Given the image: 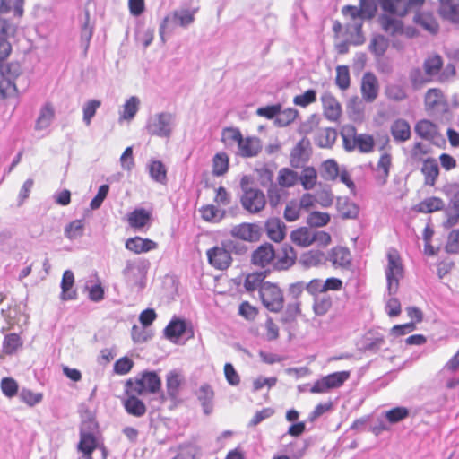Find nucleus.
Returning <instances> with one entry per match:
<instances>
[{
  "label": "nucleus",
  "mask_w": 459,
  "mask_h": 459,
  "mask_svg": "<svg viewBox=\"0 0 459 459\" xmlns=\"http://www.w3.org/2000/svg\"><path fill=\"white\" fill-rule=\"evenodd\" d=\"M388 264L385 269L387 281V291L390 298L385 304V311L391 317H394L401 313V304L398 299L392 297L396 294L399 289V281L403 276V268L398 252L391 249L387 253Z\"/></svg>",
  "instance_id": "obj_1"
},
{
  "label": "nucleus",
  "mask_w": 459,
  "mask_h": 459,
  "mask_svg": "<svg viewBox=\"0 0 459 459\" xmlns=\"http://www.w3.org/2000/svg\"><path fill=\"white\" fill-rule=\"evenodd\" d=\"M161 380L154 371H143L134 378L126 382L127 392L142 395L143 394H156L160 391Z\"/></svg>",
  "instance_id": "obj_2"
},
{
  "label": "nucleus",
  "mask_w": 459,
  "mask_h": 459,
  "mask_svg": "<svg viewBox=\"0 0 459 459\" xmlns=\"http://www.w3.org/2000/svg\"><path fill=\"white\" fill-rule=\"evenodd\" d=\"M242 195L239 201L245 211L251 214L262 212L266 204L264 192L256 187L247 186V177H243L240 181Z\"/></svg>",
  "instance_id": "obj_3"
},
{
  "label": "nucleus",
  "mask_w": 459,
  "mask_h": 459,
  "mask_svg": "<svg viewBox=\"0 0 459 459\" xmlns=\"http://www.w3.org/2000/svg\"><path fill=\"white\" fill-rule=\"evenodd\" d=\"M174 126L175 116L169 112H160L148 119L146 130L151 135L169 138L173 132Z\"/></svg>",
  "instance_id": "obj_4"
},
{
  "label": "nucleus",
  "mask_w": 459,
  "mask_h": 459,
  "mask_svg": "<svg viewBox=\"0 0 459 459\" xmlns=\"http://www.w3.org/2000/svg\"><path fill=\"white\" fill-rule=\"evenodd\" d=\"M342 13L350 20L347 30L351 31V42L356 46L363 44L365 38L362 26L365 19L359 8L354 5H345L342 9Z\"/></svg>",
  "instance_id": "obj_5"
},
{
  "label": "nucleus",
  "mask_w": 459,
  "mask_h": 459,
  "mask_svg": "<svg viewBox=\"0 0 459 459\" xmlns=\"http://www.w3.org/2000/svg\"><path fill=\"white\" fill-rule=\"evenodd\" d=\"M425 111L432 117H442L449 110L448 100L439 88H430L424 94Z\"/></svg>",
  "instance_id": "obj_6"
},
{
  "label": "nucleus",
  "mask_w": 459,
  "mask_h": 459,
  "mask_svg": "<svg viewBox=\"0 0 459 459\" xmlns=\"http://www.w3.org/2000/svg\"><path fill=\"white\" fill-rule=\"evenodd\" d=\"M378 22L382 30L391 37L404 35L409 39H412L419 35L416 28L411 25L405 26L401 19L394 18L387 13L379 15Z\"/></svg>",
  "instance_id": "obj_7"
},
{
  "label": "nucleus",
  "mask_w": 459,
  "mask_h": 459,
  "mask_svg": "<svg viewBox=\"0 0 459 459\" xmlns=\"http://www.w3.org/2000/svg\"><path fill=\"white\" fill-rule=\"evenodd\" d=\"M147 264L144 261L127 260L122 271L126 283L130 288L143 289L146 283Z\"/></svg>",
  "instance_id": "obj_8"
},
{
  "label": "nucleus",
  "mask_w": 459,
  "mask_h": 459,
  "mask_svg": "<svg viewBox=\"0 0 459 459\" xmlns=\"http://www.w3.org/2000/svg\"><path fill=\"white\" fill-rule=\"evenodd\" d=\"M263 305L271 312L278 313L284 307V297L281 290L273 283L265 281L259 293Z\"/></svg>",
  "instance_id": "obj_9"
},
{
  "label": "nucleus",
  "mask_w": 459,
  "mask_h": 459,
  "mask_svg": "<svg viewBox=\"0 0 459 459\" xmlns=\"http://www.w3.org/2000/svg\"><path fill=\"white\" fill-rule=\"evenodd\" d=\"M425 0H377L381 9L400 18L405 17L410 12L419 10Z\"/></svg>",
  "instance_id": "obj_10"
},
{
  "label": "nucleus",
  "mask_w": 459,
  "mask_h": 459,
  "mask_svg": "<svg viewBox=\"0 0 459 459\" xmlns=\"http://www.w3.org/2000/svg\"><path fill=\"white\" fill-rule=\"evenodd\" d=\"M97 428L93 420L83 422L80 431V442L78 450L83 454V458L92 459V453L98 449V442L92 432Z\"/></svg>",
  "instance_id": "obj_11"
},
{
  "label": "nucleus",
  "mask_w": 459,
  "mask_h": 459,
  "mask_svg": "<svg viewBox=\"0 0 459 459\" xmlns=\"http://www.w3.org/2000/svg\"><path fill=\"white\" fill-rule=\"evenodd\" d=\"M350 371H338L325 376L315 382L310 389L312 394H324L341 387L349 378Z\"/></svg>",
  "instance_id": "obj_12"
},
{
  "label": "nucleus",
  "mask_w": 459,
  "mask_h": 459,
  "mask_svg": "<svg viewBox=\"0 0 459 459\" xmlns=\"http://www.w3.org/2000/svg\"><path fill=\"white\" fill-rule=\"evenodd\" d=\"M17 26L14 21L0 16V61L4 60L11 53L12 47L7 39L15 35Z\"/></svg>",
  "instance_id": "obj_13"
},
{
  "label": "nucleus",
  "mask_w": 459,
  "mask_h": 459,
  "mask_svg": "<svg viewBox=\"0 0 459 459\" xmlns=\"http://www.w3.org/2000/svg\"><path fill=\"white\" fill-rule=\"evenodd\" d=\"M206 255L209 264L218 270H226L232 263V257L229 254L226 247H224L223 241L220 246H215L208 249Z\"/></svg>",
  "instance_id": "obj_14"
},
{
  "label": "nucleus",
  "mask_w": 459,
  "mask_h": 459,
  "mask_svg": "<svg viewBox=\"0 0 459 459\" xmlns=\"http://www.w3.org/2000/svg\"><path fill=\"white\" fill-rule=\"evenodd\" d=\"M230 235L238 239L255 242L261 237V227L255 223L243 222L233 226L230 230Z\"/></svg>",
  "instance_id": "obj_15"
},
{
  "label": "nucleus",
  "mask_w": 459,
  "mask_h": 459,
  "mask_svg": "<svg viewBox=\"0 0 459 459\" xmlns=\"http://www.w3.org/2000/svg\"><path fill=\"white\" fill-rule=\"evenodd\" d=\"M378 91L379 83L377 76L371 72L365 73L361 80L363 100L367 102H373L377 98Z\"/></svg>",
  "instance_id": "obj_16"
},
{
  "label": "nucleus",
  "mask_w": 459,
  "mask_h": 459,
  "mask_svg": "<svg viewBox=\"0 0 459 459\" xmlns=\"http://www.w3.org/2000/svg\"><path fill=\"white\" fill-rule=\"evenodd\" d=\"M276 257L273 245L264 244L259 246L252 254V263L260 267L269 265Z\"/></svg>",
  "instance_id": "obj_17"
},
{
  "label": "nucleus",
  "mask_w": 459,
  "mask_h": 459,
  "mask_svg": "<svg viewBox=\"0 0 459 459\" xmlns=\"http://www.w3.org/2000/svg\"><path fill=\"white\" fill-rule=\"evenodd\" d=\"M262 142L256 136L242 137L238 146V154L244 158L257 156L262 151Z\"/></svg>",
  "instance_id": "obj_18"
},
{
  "label": "nucleus",
  "mask_w": 459,
  "mask_h": 459,
  "mask_svg": "<svg viewBox=\"0 0 459 459\" xmlns=\"http://www.w3.org/2000/svg\"><path fill=\"white\" fill-rule=\"evenodd\" d=\"M195 396L201 403L204 413L210 415L213 411L214 399V391L212 385L207 383L201 385L195 391Z\"/></svg>",
  "instance_id": "obj_19"
},
{
  "label": "nucleus",
  "mask_w": 459,
  "mask_h": 459,
  "mask_svg": "<svg viewBox=\"0 0 459 459\" xmlns=\"http://www.w3.org/2000/svg\"><path fill=\"white\" fill-rule=\"evenodd\" d=\"M126 398L123 400V405L126 411L134 417H142L146 413L144 403L137 397V394L127 392L126 387Z\"/></svg>",
  "instance_id": "obj_20"
},
{
  "label": "nucleus",
  "mask_w": 459,
  "mask_h": 459,
  "mask_svg": "<svg viewBox=\"0 0 459 459\" xmlns=\"http://www.w3.org/2000/svg\"><path fill=\"white\" fill-rule=\"evenodd\" d=\"M438 13L443 19L459 24V0H439Z\"/></svg>",
  "instance_id": "obj_21"
},
{
  "label": "nucleus",
  "mask_w": 459,
  "mask_h": 459,
  "mask_svg": "<svg viewBox=\"0 0 459 459\" xmlns=\"http://www.w3.org/2000/svg\"><path fill=\"white\" fill-rule=\"evenodd\" d=\"M390 133L395 143H404L411 138V126L405 119L398 118L392 123Z\"/></svg>",
  "instance_id": "obj_22"
},
{
  "label": "nucleus",
  "mask_w": 459,
  "mask_h": 459,
  "mask_svg": "<svg viewBox=\"0 0 459 459\" xmlns=\"http://www.w3.org/2000/svg\"><path fill=\"white\" fill-rule=\"evenodd\" d=\"M326 260L334 267L347 268L351 261V252L347 247H335L329 251Z\"/></svg>",
  "instance_id": "obj_23"
},
{
  "label": "nucleus",
  "mask_w": 459,
  "mask_h": 459,
  "mask_svg": "<svg viewBox=\"0 0 459 459\" xmlns=\"http://www.w3.org/2000/svg\"><path fill=\"white\" fill-rule=\"evenodd\" d=\"M443 66L444 61L442 56L437 54H432L424 59L421 67L425 70V74H428L433 82H437Z\"/></svg>",
  "instance_id": "obj_24"
},
{
  "label": "nucleus",
  "mask_w": 459,
  "mask_h": 459,
  "mask_svg": "<svg viewBox=\"0 0 459 459\" xmlns=\"http://www.w3.org/2000/svg\"><path fill=\"white\" fill-rule=\"evenodd\" d=\"M446 220L443 222L446 229H450L459 222V190L451 197L447 207L445 209Z\"/></svg>",
  "instance_id": "obj_25"
},
{
  "label": "nucleus",
  "mask_w": 459,
  "mask_h": 459,
  "mask_svg": "<svg viewBox=\"0 0 459 459\" xmlns=\"http://www.w3.org/2000/svg\"><path fill=\"white\" fill-rule=\"evenodd\" d=\"M321 101L325 117L331 121H336L341 115V105L331 93L325 92L322 95Z\"/></svg>",
  "instance_id": "obj_26"
},
{
  "label": "nucleus",
  "mask_w": 459,
  "mask_h": 459,
  "mask_svg": "<svg viewBox=\"0 0 459 459\" xmlns=\"http://www.w3.org/2000/svg\"><path fill=\"white\" fill-rule=\"evenodd\" d=\"M74 275L71 270H65L61 281L60 299L63 301L74 300L77 299V291L74 290Z\"/></svg>",
  "instance_id": "obj_27"
},
{
  "label": "nucleus",
  "mask_w": 459,
  "mask_h": 459,
  "mask_svg": "<svg viewBox=\"0 0 459 459\" xmlns=\"http://www.w3.org/2000/svg\"><path fill=\"white\" fill-rule=\"evenodd\" d=\"M267 236L274 242L281 241L286 235V226L279 218H270L265 223Z\"/></svg>",
  "instance_id": "obj_28"
},
{
  "label": "nucleus",
  "mask_w": 459,
  "mask_h": 459,
  "mask_svg": "<svg viewBox=\"0 0 459 459\" xmlns=\"http://www.w3.org/2000/svg\"><path fill=\"white\" fill-rule=\"evenodd\" d=\"M126 248L134 254L146 253L157 247V243L149 238L134 237L128 238L126 242Z\"/></svg>",
  "instance_id": "obj_29"
},
{
  "label": "nucleus",
  "mask_w": 459,
  "mask_h": 459,
  "mask_svg": "<svg viewBox=\"0 0 459 459\" xmlns=\"http://www.w3.org/2000/svg\"><path fill=\"white\" fill-rule=\"evenodd\" d=\"M408 78L413 91H420L427 84L433 82L432 79L425 74V70L419 66L412 67L409 71Z\"/></svg>",
  "instance_id": "obj_30"
},
{
  "label": "nucleus",
  "mask_w": 459,
  "mask_h": 459,
  "mask_svg": "<svg viewBox=\"0 0 459 459\" xmlns=\"http://www.w3.org/2000/svg\"><path fill=\"white\" fill-rule=\"evenodd\" d=\"M336 207L342 219H356L359 215V206L348 197H338Z\"/></svg>",
  "instance_id": "obj_31"
},
{
  "label": "nucleus",
  "mask_w": 459,
  "mask_h": 459,
  "mask_svg": "<svg viewBox=\"0 0 459 459\" xmlns=\"http://www.w3.org/2000/svg\"><path fill=\"white\" fill-rule=\"evenodd\" d=\"M275 267L280 270H286L292 266L296 261V252L291 246L284 245L281 253L276 255Z\"/></svg>",
  "instance_id": "obj_32"
},
{
  "label": "nucleus",
  "mask_w": 459,
  "mask_h": 459,
  "mask_svg": "<svg viewBox=\"0 0 459 459\" xmlns=\"http://www.w3.org/2000/svg\"><path fill=\"white\" fill-rule=\"evenodd\" d=\"M421 173L424 175V183L426 186H433L439 175L437 161L433 158H428L423 161Z\"/></svg>",
  "instance_id": "obj_33"
},
{
  "label": "nucleus",
  "mask_w": 459,
  "mask_h": 459,
  "mask_svg": "<svg viewBox=\"0 0 459 459\" xmlns=\"http://www.w3.org/2000/svg\"><path fill=\"white\" fill-rule=\"evenodd\" d=\"M390 45L389 39L382 34H374L368 45L369 52L377 58L383 57Z\"/></svg>",
  "instance_id": "obj_34"
},
{
  "label": "nucleus",
  "mask_w": 459,
  "mask_h": 459,
  "mask_svg": "<svg viewBox=\"0 0 459 459\" xmlns=\"http://www.w3.org/2000/svg\"><path fill=\"white\" fill-rule=\"evenodd\" d=\"M413 22L430 34H437L438 32V22L429 13H417L413 17Z\"/></svg>",
  "instance_id": "obj_35"
},
{
  "label": "nucleus",
  "mask_w": 459,
  "mask_h": 459,
  "mask_svg": "<svg viewBox=\"0 0 459 459\" xmlns=\"http://www.w3.org/2000/svg\"><path fill=\"white\" fill-rule=\"evenodd\" d=\"M337 135V131L333 128H322L317 131L315 142L321 148H331L334 144Z\"/></svg>",
  "instance_id": "obj_36"
},
{
  "label": "nucleus",
  "mask_w": 459,
  "mask_h": 459,
  "mask_svg": "<svg viewBox=\"0 0 459 459\" xmlns=\"http://www.w3.org/2000/svg\"><path fill=\"white\" fill-rule=\"evenodd\" d=\"M444 208L445 202L441 198L431 196L420 202L416 205L415 210L422 213H431L437 211L444 210Z\"/></svg>",
  "instance_id": "obj_37"
},
{
  "label": "nucleus",
  "mask_w": 459,
  "mask_h": 459,
  "mask_svg": "<svg viewBox=\"0 0 459 459\" xmlns=\"http://www.w3.org/2000/svg\"><path fill=\"white\" fill-rule=\"evenodd\" d=\"M151 220V213L143 208L134 209L128 214V223L132 228L144 227Z\"/></svg>",
  "instance_id": "obj_38"
},
{
  "label": "nucleus",
  "mask_w": 459,
  "mask_h": 459,
  "mask_svg": "<svg viewBox=\"0 0 459 459\" xmlns=\"http://www.w3.org/2000/svg\"><path fill=\"white\" fill-rule=\"evenodd\" d=\"M392 165V157L389 153H383L377 164V178L381 185H385L387 181L390 168Z\"/></svg>",
  "instance_id": "obj_39"
},
{
  "label": "nucleus",
  "mask_w": 459,
  "mask_h": 459,
  "mask_svg": "<svg viewBox=\"0 0 459 459\" xmlns=\"http://www.w3.org/2000/svg\"><path fill=\"white\" fill-rule=\"evenodd\" d=\"M326 260L325 254L320 250H309L301 255L299 263L305 267H315Z\"/></svg>",
  "instance_id": "obj_40"
},
{
  "label": "nucleus",
  "mask_w": 459,
  "mask_h": 459,
  "mask_svg": "<svg viewBox=\"0 0 459 459\" xmlns=\"http://www.w3.org/2000/svg\"><path fill=\"white\" fill-rule=\"evenodd\" d=\"M202 218L208 222H219L225 217V210H221L213 204L204 205L199 210Z\"/></svg>",
  "instance_id": "obj_41"
},
{
  "label": "nucleus",
  "mask_w": 459,
  "mask_h": 459,
  "mask_svg": "<svg viewBox=\"0 0 459 459\" xmlns=\"http://www.w3.org/2000/svg\"><path fill=\"white\" fill-rule=\"evenodd\" d=\"M312 233L313 230L302 227L293 230L290 238L295 244L300 247H308L313 244Z\"/></svg>",
  "instance_id": "obj_42"
},
{
  "label": "nucleus",
  "mask_w": 459,
  "mask_h": 459,
  "mask_svg": "<svg viewBox=\"0 0 459 459\" xmlns=\"http://www.w3.org/2000/svg\"><path fill=\"white\" fill-rule=\"evenodd\" d=\"M170 18L169 26L179 25L181 27H187L195 21L194 13L189 10L174 11L171 15H168Z\"/></svg>",
  "instance_id": "obj_43"
},
{
  "label": "nucleus",
  "mask_w": 459,
  "mask_h": 459,
  "mask_svg": "<svg viewBox=\"0 0 459 459\" xmlns=\"http://www.w3.org/2000/svg\"><path fill=\"white\" fill-rule=\"evenodd\" d=\"M55 112L49 103L45 104L39 112V116L36 121L35 129L43 130L48 127L54 118Z\"/></svg>",
  "instance_id": "obj_44"
},
{
  "label": "nucleus",
  "mask_w": 459,
  "mask_h": 459,
  "mask_svg": "<svg viewBox=\"0 0 459 459\" xmlns=\"http://www.w3.org/2000/svg\"><path fill=\"white\" fill-rule=\"evenodd\" d=\"M150 177L156 182L165 184L167 181V169L160 160H152L149 164Z\"/></svg>",
  "instance_id": "obj_45"
},
{
  "label": "nucleus",
  "mask_w": 459,
  "mask_h": 459,
  "mask_svg": "<svg viewBox=\"0 0 459 459\" xmlns=\"http://www.w3.org/2000/svg\"><path fill=\"white\" fill-rule=\"evenodd\" d=\"M415 133L423 139H431L437 134L436 126L427 119L417 122L414 127Z\"/></svg>",
  "instance_id": "obj_46"
},
{
  "label": "nucleus",
  "mask_w": 459,
  "mask_h": 459,
  "mask_svg": "<svg viewBox=\"0 0 459 459\" xmlns=\"http://www.w3.org/2000/svg\"><path fill=\"white\" fill-rule=\"evenodd\" d=\"M333 301L329 295H321L313 299V311L318 316H325L332 307Z\"/></svg>",
  "instance_id": "obj_47"
},
{
  "label": "nucleus",
  "mask_w": 459,
  "mask_h": 459,
  "mask_svg": "<svg viewBox=\"0 0 459 459\" xmlns=\"http://www.w3.org/2000/svg\"><path fill=\"white\" fill-rule=\"evenodd\" d=\"M185 331V322L180 319H173L164 329V334L168 339L173 340L181 337Z\"/></svg>",
  "instance_id": "obj_48"
},
{
  "label": "nucleus",
  "mask_w": 459,
  "mask_h": 459,
  "mask_svg": "<svg viewBox=\"0 0 459 459\" xmlns=\"http://www.w3.org/2000/svg\"><path fill=\"white\" fill-rule=\"evenodd\" d=\"M320 176L328 181L335 180L339 176V166L334 160H327L322 163Z\"/></svg>",
  "instance_id": "obj_49"
},
{
  "label": "nucleus",
  "mask_w": 459,
  "mask_h": 459,
  "mask_svg": "<svg viewBox=\"0 0 459 459\" xmlns=\"http://www.w3.org/2000/svg\"><path fill=\"white\" fill-rule=\"evenodd\" d=\"M180 375L176 371H170L167 375L166 387L168 395L175 399L178 394L179 386L181 385Z\"/></svg>",
  "instance_id": "obj_50"
},
{
  "label": "nucleus",
  "mask_w": 459,
  "mask_h": 459,
  "mask_svg": "<svg viewBox=\"0 0 459 459\" xmlns=\"http://www.w3.org/2000/svg\"><path fill=\"white\" fill-rule=\"evenodd\" d=\"M307 160V155L305 152V147L302 142H299L290 152V162L293 168H300Z\"/></svg>",
  "instance_id": "obj_51"
},
{
  "label": "nucleus",
  "mask_w": 459,
  "mask_h": 459,
  "mask_svg": "<svg viewBox=\"0 0 459 459\" xmlns=\"http://www.w3.org/2000/svg\"><path fill=\"white\" fill-rule=\"evenodd\" d=\"M229 169V157L225 152L216 153L212 159V173L222 176Z\"/></svg>",
  "instance_id": "obj_52"
},
{
  "label": "nucleus",
  "mask_w": 459,
  "mask_h": 459,
  "mask_svg": "<svg viewBox=\"0 0 459 459\" xmlns=\"http://www.w3.org/2000/svg\"><path fill=\"white\" fill-rule=\"evenodd\" d=\"M84 232V223L82 220H74L65 228L64 234L70 240L81 238Z\"/></svg>",
  "instance_id": "obj_53"
},
{
  "label": "nucleus",
  "mask_w": 459,
  "mask_h": 459,
  "mask_svg": "<svg viewBox=\"0 0 459 459\" xmlns=\"http://www.w3.org/2000/svg\"><path fill=\"white\" fill-rule=\"evenodd\" d=\"M139 105L140 100L136 96L130 97L123 106V111L120 114V119H133L139 109Z\"/></svg>",
  "instance_id": "obj_54"
},
{
  "label": "nucleus",
  "mask_w": 459,
  "mask_h": 459,
  "mask_svg": "<svg viewBox=\"0 0 459 459\" xmlns=\"http://www.w3.org/2000/svg\"><path fill=\"white\" fill-rule=\"evenodd\" d=\"M298 173L288 168L280 169L277 178L278 184L282 187L293 186L298 182Z\"/></svg>",
  "instance_id": "obj_55"
},
{
  "label": "nucleus",
  "mask_w": 459,
  "mask_h": 459,
  "mask_svg": "<svg viewBox=\"0 0 459 459\" xmlns=\"http://www.w3.org/2000/svg\"><path fill=\"white\" fill-rule=\"evenodd\" d=\"M22 345V341L17 333H9L5 335L3 342V351L5 354L12 355Z\"/></svg>",
  "instance_id": "obj_56"
},
{
  "label": "nucleus",
  "mask_w": 459,
  "mask_h": 459,
  "mask_svg": "<svg viewBox=\"0 0 459 459\" xmlns=\"http://www.w3.org/2000/svg\"><path fill=\"white\" fill-rule=\"evenodd\" d=\"M386 97L394 101H403L407 99L408 94L404 86L400 84H389L385 88Z\"/></svg>",
  "instance_id": "obj_57"
},
{
  "label": "nucleus",
  "mask_w": 459,
  "mask_h": 459,
  "mask_svg": "<svg viewBox=\"0 0 459 459\" xmlns=\"http://www.w3.org/2000/svg\"><path fill=\"white\" fill-rule=\"evenodd\" d=\"M316 178L317 173L313 167L305 168L299 178L300 183L306 190H310L316 186Z\"/></svg>",
  "instance_id": "obj_58"
},
{
  "label": "nucleus",
  "mask_w": 459,
  "mask_h": 459,
  "mask_svg": "<svg viewBox=\"0 0 459 459\" xmlns=\"http://www.w3.org/2000/svg\"><path fill=\"white\" fill-rule=\"evenodd\" d=\"M243 135L238 128L227 127L224 128L221 134V141L228 146L234 143L239 144Z\"/></svg>",
  "instance_id": "obj_59"
},
{
  "label": "nucleus",
  "mask_w": 459,
  "mask_h": 459,
  "mask_svg": "<svg viewBox=\"0 0 459 459\" xmlns=\"http://www.w3.org/2000/svg\"><path fill=\"white\" fill-rule=\"evenodd\" d=\"M178 454L172 459H197L200 449L194 444H183L179 446Z\"/></svg>",
  "instance_id": "obj_60"
},
{
  "label": "nucleus",
  "mask_w": 459,
  "mask_h": 459,
  "mask_svg": "<svg viewBox=\"0 0 459 459\" xmlns=\"http://www.w3.org/2000/svg\"><path fill=\"white\" fill-rule=\"evenodd\" d=\"M335 83L342 91H345L350 87L351 78L349 67L347 65H338L336 67Z\"/></svg>",
  "instance_id": "obj_61"
},
{
  "label": "nucleus",
  "mask_w": 459,
  "mask_h": 459,
  "mask_svg": "<svg viewBox=\"0 0 459 459\" xmlns=\"http://www.w3.org/2000/svg\"><path fill=\"white\" fill-rule=\"evenodd\" d=\"M264 277L265 275L264 273H253L247 274L244 282L245 289L247 291H253L256 289L260 290L261 286L264 283Z\"/></svg>",
  "instance_id": "obj_62"
},
{
  "label": "nucleus",
  "mask_w": 459,
  "mask_h": 459,
  "mask_svg": "<svg viewBox=\"0 0 459 459\" xmlns=\"http://www.w3.org/2000/svg\"><path fill=\"white\" fill-rule=\"evenodd\" d=\"M101 102L98 100H88L82 107V120L86 126H90L92 117L95 116L97 109L100 107Z\"/></svg>",
  "instance_id": "obj_63"
},
{
  "label": "nucleus",
  "mask_w": 459,
  "mask_h": 459,
  "mask_svg": "<svg viewBox=\"0 0 459 459\" xmlns=\"http://www.w3.org/2000/svg\"><path fill=\"white\" fill-rule=\"evenodd\" d=\"M374 146L375 141L372 135L359 134L356 137V148H358L360 152H371L374 150Z\"/></svg>",
  "instance_id": "obj_64"
}]
</instances>
